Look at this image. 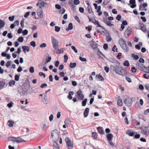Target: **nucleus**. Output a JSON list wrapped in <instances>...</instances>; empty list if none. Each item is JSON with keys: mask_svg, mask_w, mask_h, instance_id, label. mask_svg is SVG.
Here are the masks:
<instances>
[{"mask_svg": "<svg viewBox=\"0 0 149 149\" xmlns=\"http://www.w3.org/2000/svg\"><path fill=\"white\" fill-rule=\"evenodd\" d=\"M113 65H111L110 69L111 70L115 71L119 75L124 76L126 74V70L122 67L119 66V62L115 60L113 62Z\"/></svg>", "mask_w": 149, "mask_h": 149, "instance_id": "f257e3e1", "label": "nucleus"}, {"mask_svg": "<svg viewBox=\"0 0 149 149\" xmlns=\"http://www.w3.org/2000/svg\"><path fill=\"white\" fill-rule=\"evenodd\" d=\"M118 44L123 50L126 52L129 51V48L126 41L123 38H120L118 41Z\"/></svg>", "mask_w": 149, "mask_h": 149, "instance_id": "f03ea898", "label": "nucleus"}, {"mask_svg": "<svg viewBox=\"0 0 149 149\" xmlns=\"http://www.w3.org/2000/svg\"><path fill=\"white\" fill-rule=\"evenodd\" d=\"M136 66L140 70L146 73H149V67H146L143 64L140 63H136Z\"/></svg>", "mask_w": 149, "mask_h": 149, "instance_id": "7ed1b4c3", "label": "nucleus"}, {"mask_svg": "<svg viewBox=\"0 0 149 149\" xmlns=\"http://www.w3.org/2000/svg\"><path fill=\"white\" fill-rule=\"evenodd\" d=\"M55 130H54L52 132L50 136V139L52 140V146L53 149H56V140L53 139V136L55 134Z\"/></svg>", "mask_w": 149, "mask_h": 149, "instance_id": "20e7f679", "label": "nucleus"}, {"mask_svg": "<svg viewBox=\"0 0 149 149\" xmlns=\"http://www.w3.org/2000/svg\"><path fill=\"white\" fill-rule=\"evenodd\" d=\"M36 6H38L40 8L43 7L47 8L49 6L47 3L44 2L41 0H39L38 1V3L36 4Z\"/></svg>", "mask_w": 149, "mask_h": 149, "instance_id": "39448f33", "label": "nucleus"}, {"mask_svg": "<svg viewBox=\"0 0 149 149\" xmlns=\"http://www.w3.org/2000/svg\"><path fill=\"white\" fill-rule=\"evenodd\" d=\"M65 141L66 146L68 148V149H71L73 148V142L71 141L67 137L65 138Z\"/></svg>", "mask_w": 149, "mask_h": 149, "instance_id": "423d86ee", "label": "nucleus"}, {"mask_svg": "<svg viewBox=\"0 0 149 149\" xmlns=\"http://www.w3.org/2000/svg\"><path fill=\"white\" fill-rule=\"evenodd\" d=\"M124 103L128 107H130L132 103V98L128 97L124 101Z\"/></svg>", "mask_w": 149, "mask_h": 149, "instance_id": "0eeeda50", "label": "nucleus"}, {"mask_svg": "<svg viewBox=\"0 0 149 149\" xmlns=\"http://www.w3.org/2000/svg\"><path fill=\"white\" fill-rule=\"evenodd\" d=\"M8 139L10 141L16 142L17 143H19L22 142L23 140L22 139L19 137H13L8 138Z\"/></svg>", "mask_w": 149, "mask_h": 149, "instance_id": "6e6552de", "label": "nucleus"}, {"mask_svg": "<svg viewBox=\"0 0 149 149\" xmlns=\"http://www.w3.org/2000/svg\"><path fill=\"white\" fill-rule=\"evenodd\" d=\"M132 31L131 28L130 27H128L124 32V35L125 37L128 38L130 36Z\"/></svg>", "mask_w": 149, "mask_h": 149, "instance_id": "1a4fd4ad", "label": "nucleus"}, {"mask_svg": "<svg viewBox=\"0 0 149 149\" xmlns=\"http://www.w3.org/2000/svg\"><path fill=\"white\" fill-rule=\"evenodd\" d=\"M76 97L79 100H82L84 98V95L82 94V92L81 90H79L76 93Z\"/></svg>", "mask_w": 149, "mask_h": 149, "instance_id": "9d476101", "label": "nucleus"}, {"mask_svg": "<svg viewBox=\"0 0 149 149\" xmlns=\"http://www.w3.org/2000/svg\"><path fill=\"white\" fill-rule=\"evenodd\" d=\"M88 18H89V20L90 22H91L92 23L94 24L95 25H97V27H99L101 28H102V27L100 25L99 23V22L97 20L95 19L94 18L91 19L88 16Z\"/></svg>", "mask_w": 149, "mask_h": 149, "instance_id": "9b49d317", "label": "nucleus"}, {"mask_svg": "<svg viewBox=\"0 0 149 149\" xmlns=\"http://www.w3.org/2000/svg\"><path fill=\"white\" fill-rule=\"evenodd\" d=\"M141 133L143 134L146 135L148 131V129L147 127H142L141 128Z\"/></svg>", "mask_w": 149, "mask_h": 149, "instance_id": "f8f14e48", "label": "nucleus"}, {"mask_svg": "<svg viewBox=\"0 0 149 149\" xmlns=\"http://www.w3.org/2000/svg\"><path fill=\"white\" fill-rule=\"evenodd\" d=\"M136 133V132H134L131 130H128L126 132V134L129 135L130 136H133Z\"/></svg>", "mask_w": 149, "mask_h": 149, "instance_id": "ddd939ff", "label": "nucleus"}, {"mask_svg": "<svg viewBox=\"0 0 149 149\" xmlns=\"http://www.w3.org/2000/svg\"><path fill=\"white\" fill-rule=\"evenodd\" d=\"M98 132L100 134H104L105 132L103 128L101 127H97Z\"/></svg>", "mask_w": 149, "mask_h": 149, "instance_id": "4468645a", "label": "nucleus"}, {"mask_svg": "<svg viewBox=\"0 0 149 149\" xmlns=\"http://www.w3.org/2000/svg\"><path fill=\"white\" fill-rule=\"evenodd\" d=\"M117 105L120 106H122L123 105V102L120 96H119L118 97V101H117Z\"/></svg>", "mask_w": 149, "mask_h": 149, "instance_id": "2eb2a0df", "label": "nucleus"}, {"mask_svg": "<svg viewBox=\"0 0 149 149\" xmlns=\"http://www.w3.org/2000/svg\"><path fill=\"white\" fill-rule=\"evenodd\" d=\"M89 111V109L88 108H86L85 109L84 113V115L85 117H86L88 115Z\"/></svg>", "mask_w": 149, "mask_h": 149, "instance_id": "dca6fc26", "label": "nucleus"}, {"mask_svg": "<svg viewBox=\"0 0 149 149\" xmlns=\"http://www.w3.org/2000/svg\"><path fill=\"white\" fill-rule=\"evenodd\" d=\"M106 137L109 141H111L112 140L113 136L111 134H108L107 135Z\"/></svg>", "mask_w": 149, "mask_h": 149, "instance_id": "f3484780", "label": "nucleus"}, {"mask_svg": "<svg viewBox=\"0 0 149 149\" xmlns=\"http://www.w3.org/2000/svg\"><path fill=\"white\" fill-rule=\"evenodd\" d=\"M38 16L41 18H42L43 17V11L42 10H38L37 12Z\"/></svg>", "mask_w": 149, "mask_h": 149, "instance_id": "a211bd4d", "label": "nucleus"}, {"mask_svg": "<svg viewBox=\"0 0 149 149\" xmlns=\"http://www.w3.org/2000/svg\"><path fill=\"white\" fill-rule=\"evenodd\" d=\"M22 48L23 49V51L25 53L26 52V51L29 52L30 50L29 47L27 46H23L22 47Z\"/></svg>", "mask_w": 149, "mask_h": 149, "instance_id": "6ab92c4d", "label": "nucleus"}, {"mask_svg": "<svg viewBox=\"0 0 149 149\" xmlns=\"http://www.w3.org/2000/svg\"><path fill=\"white\" fill-rule=\"evenodd\" d=\"M52 43L54 48L56 49V40L54 37L52 36Z\"/></svg>", "mask_w": 149, "mask_h": 149, "instance_id": "aec40b11", "label": "nucleus"}, {"mask_svg": "<svg viewBox=\"0 0 149 149\" xmlns=\"http://www.w3.org/2000/svg\"><path fill=\"white\" fill-rule=\"evenodd\" d=\"M68 94L69 95L67 96L69 100L72 99V96L74 95V92L72 91H70L69 92Z\"/></svg>", "mask_w": 149, "mask_h": 149, "instance_id": "412c9836", "label": "nucleus"}, {"mask_svg": "<svg viewBox=\"0 0 149 149\" xmlns=\"http://www.w3.org/2000/svg\"><path fill=\"white\" fill-rule=\"evenodd\" d=\"M141 29L143 32L146 33L147 31V29L146 26L143 24L141 25Z\"/></svg>", "mask_w": 149, "mask_h": 149, "instance_id": "4be33fe9", "label": "nucleus"}, {"mask_svg": "<svg viewBox=\"0 0 149 149\" xmlns=\"http://www.w3.org/2000/svg\"><path fill=\"white\" fill-rule=\"evenodd\" d=\"M5 84V82L3 81H0V90L3 88Z\"/></svg>", "mask_w": 149, "mask_h": 149, "instance_id": "5701e85b", "label": "nucleus"}, {"mask_svg": "<svg viewBox=\"0 0 149 149\" xmlns=\"http://www.w3.org/2000/svg\"><path fill=\"white\" fill-rule=\"evenodd\" d=\"M5 23L2 20L0 19V29L4 27L5 25Z\"/></svg>", "mask_w": 149, "mask_h": 149, "instance_id": "b1692460", "label": "nucleus"}, {"mask_svg": "<svg viewBox=\"0 0 149 149\" xmlns=\"http://www.w3.org/2000/svg\"><path fill=\"white\" fill-rule=\"evenodd\" d=\"M92 137L94 139H96L97 138V134L96 132H93L92 134Z\"/></svg>", "mask_w": 149, "mask_h": 149, "instance_id": "393cba45", "label": "nucleus"}, {"mask_svg": "<svg viewBox=\"0 0 149 149\" xmlns=\"http://www.w3.org/2000/svg\"><path fill=\"white\" fill-rule=\"evenodd\" d=\"M96 77L98 78L99 81H102L104 80V79L103 77L99 74H97L96 75Z\"/></svg>", "mask_w": 149, "mask_h": 149, "instance_id": "a878e982", "label": "nucleus"}, {"mask_svg": "<svg viewBox=\"0 0 149 149\" xmlns=\"http://www.w3.org/2000/svg\"><path fill=\"white\" fill-rule=\"evenodd\" d=\"M8 125L10 127H13V124L14 123V122L12 120H8L7 122Z\"/></svg>", "mask_w": 149, "mask_h": 149, "instance_id": "bb28decb", "label": "nucleus"}, {"mask_svg": "<svg viewBox=\"0 0 149 149\" xmlns=\"http://www.w3.org/2000/svg\"><path fill=\"white\" fill-rule=\"evenodd\" d=\"M131 56L132 58L136 60H137L139 58V57L137 55H136L134 54H132Z\"/></svg>", "mask_w": 149, "mask_h": 149, "instance_id": "cd10ccee", "label": "nucleus"}, {"mask_svg": "<svg viewBox=\"0 0 149 149\" xmlns=\"http://www.w3.org/2000/svg\"><path fill=\"white\" fill-rule=\"evenodd\" d=\"M15 82L14 80H12L10 81L9 82L8 84H9V85L10 86H13L15 84Z\"/></svg>", "mask_w": 149, "mask_h": 149, "instance_id": "c85d7f7f", "label": "nucleus"}, {"mask_svg": "<svg viewBox=\"0 0 149 149\" xmlns=\"http://www.w3.org/2000/svg\"><path fill=\"white\" fill-rule=\"evenodd\" d=\"M87 98L85 99L84 100H83L81 103L82 106H85L86 104V102H87Z\"/></svg>", "mask_w": 149, "mask_h": 149, "instance_id": "c756f323", "label": "nucleus"}, {"mask_svg": "<svg viewBox=\"0 0 149 149\" xmlns=\"http://www.w3.org/2000/svg\"><path fill=\"white\" fill-rule=\"evenodd\" d=\"M64 50V48L58 49L56 51V54H61L63 52Z\"/></svg>", "mask_w": 149, "mask_h": 149, "instance_id": "7c9ffc66", "label": "nucleus"}, {"mask_svg": "<svg viewBox=\"0 0 149 149\" xmlns=\"http://www.w3.org/2000/svg\"><path fill=\"white\" fill-rule=\"evenodd\" d=\"M77 65V63H70V67L71 68H73L76 67Z\"/></svg>", "mask_w": 149, "mask_h": 149, "instance_id": "2f4dec72", "label": "nucleus"}, {"mask_svg": "<svg viewBox=\"0 0 149 149\" xmlns=\"http://www.w3.org/2000/svg\"><path fill=\"white\" fill-rule=\"evenodd\" d=\"M123 64L125 66H130V64L128 61H125L123 63Z\"/></svg>", "mask_w": 149, "mask_h": 149, "instance_id": "473e14b6", "label": "nucleus"}, {"mask_svg": "<svg viewBox=\"0 0 149 149\" xmlns=\"http://www.w3.org/2000/svg\"><path fill=\"white\" fill-rule=\"evenodd\" d=\"M43 102L45 104H48L49 103V100L46 97H45L43 100Z\"/></svg>", "mask_w": 149, "mask_h": 149, "instance_id": "72a5a7b5", "label": "nucleus"}, {"mask_svg": "<svg viewBox=\"0 0 149 149\" xmlns=\"http://www.w3.org/2000/svg\"><path fill=\"white\" fill-rule=\"evenodd\" d=\"M24 19L22 18L20 24L22 28H23L24 27Z\"/></svg>", "mask_w": 149, "mask_h": 149, "instance_id": "f704fd0d", "label": "nucleus"}, {"mask_svg": "<svg viewBox=\"0 0 149 149\" xmlns=\"http://www.w3.org/2000/svg\"><path fill=\"white\" fill-rule=\"evenodd\" d=\"M91 47L94 49L96 48L97 47V44L96 43H93V44L91 45Z\"/></svg>", "mask_w": 149, "mask_h": 149, "instance_id": "c9c22d12", "label": "nucleus"}, {"mask_svg": "<svg viewBox=\"0 0 149 149\" xmlns=\"http://www.w3.org/2000/svg\"><path fill=\"white\" fill-rule=\"evenodd\" d=\"M18 41L22 42L24 41V38L23 37H20L17 39Z\"/></svg>", "mask_w": 149, "mask_h": 149, "instance_id": "e433bc0d", "label": "nucleus"}, {"mask_svg": "<svg viewBox=\"0 0 149 149\" xmlns=\"http://www.w3.org/2000/svg\"><path fill=\"white\" fill-rule=\"evenodd\" d=\"M68 28L69 30H71L73 28L72 24V23H70L68 26Z\"/></svg>", "mask_w": 149, "mask_h": 149, "instance_id": "4c0bfd02", "label": "nucleus"}, {"mask_svg": "<svg viewBox=\"0 0 149 149\" xmlns=\"http://www.w3.org/2000/svg\"><path fill=\"white\" fill-rule=\"evenodd\" d=\"M30 45L33 47L36 46V42L34 41H32L30 42Z\"/></svg>", "mask_w": 149, "mask_h": 149, "instance_id": "58836bf2", "label": "nucleus"}, {"mask_svg": "<svg viewBox=\"0 0 149 149\" xmlns=\"http://www.w3.org/2000/svg\"><path fill=\"white\" fill-rule=\"evenodd\" d=\"M29 71L31 73H33L34 72V69L33 67L32 66L29 69Z\"/></svg>", "mask_w": 149, "mask_h": 149, "instance_id": "ea45409f", "label": "nucleus"}, {"mask_svg": "<svg viewBox=\"0 0 149 149\" xmlns=\"http://www.w3.org/2000/svg\"><path fill=\"white\" fill-rule=\"evenodd\" d=\"M65 11V10L64 8L61 9V10L59 11V13L61 14H63L64 13Z\"/></svg>", "mask_w": 149, "mask_h": 149, "instance_id": "a19ab883", "label": "nucleus"}, {"mask_svg": "<svg viewBox=\"0 0 149 149\" xmlns=\"http://www.w3.org/2000/svg\"><path fill=\"white\" fill-rule=\"evenodd\" d=\"M28 33V31L26 29H25L22 32L23 35L24 36L27 34Z\"/></svg>", "mask_w": 149, "mask_h": 149, "instance_id": "79ce46f5", "label": "nucleus"}, {"mask_svg": "<svg viewBox=\"0 0 149 149\" xmlns=\"http://www.w3.org/2000/svg\"><path fill=\"white\" fill-rule=\"evenodd\" d=\"M131 70L132 72L135 73L136 72L137 69L135 67H132Z\"/></svg>", "mask_w": 149, "mask_h": 149, "instance_id": "37998d69", "label": "nucleus"}, {"mask_svg": "<svg viewBox=\"0 0 149 149\" xmlns=\"http://www.w3.org/2000/svg\"><path fill=\"white\" fill-rule=\"evenodd\" d=\"M88 13H89L91 14V13L92 12V10L91 6H88Z\"/></svg>", "mask_w": 149, "mask_h": 149, "instance_id": "c03bdc74", "label": "nucleus"}, {"mask_svg": "<svg viewBox=\"0 0 149 149\" xmlns=\"http://www.w3.org/2000/svg\"><path fill=\"white\" fill-rule=\"evenodd\" d=\"M19 76L17 75L16 74L15 76V79L16 81H18L19 80Z\"/></svg>", "mask_w": 149, "mask_h": 149, "instance_id": "a18cd8bd", "label": "nucleus"}, {"mask_svg": "<svg viewBox=\"0 0 149 149\" xmlns=\"http://www.w3.org/2000/svg\"><path fill=\"white\" fill-rule=\"evenodd\" d=\"M112 50L113 51L115 52H118V49L116 48V45H114L113 46V48L112 49Z\"/></svg>", "mask_w": 149, "mask_h": 149, "instance_id": "49530a36", "label": "nucleus"}, {"mask_svg": "<svg viewBox=\"0 0 149 149\" xmlns=\"http://www.w3.org/2000/svg\"><path fill=\"white\" fill-rule=\"evenodd\" d=\"M39 75L40 76H43L44 78H45L46 77V75L45 74L42 72H40L39 73Z\"/></svg>", "mask_w": 149, "mask_h": 149, "instance_id": "de8ad7c7", "label": "nucleus"}, {"mask_svg": "<svg viewBox=\"0 0 149 149\" xmlns=\"http://www.w3.org/2000/svg\"><path fill=\"white\" fill-rule=\"evenodd\" d=\"M79 58L81 61L83 62H86L87 61L86 59L85 58H82L80 56Z\"/></svg>", "mask_w": 149, "mask_h": 149, "instance_id": "09e8293b", "label": "nucleus"}, {"mask_svg": "<svg viewBox=\"0 0 149 149\" xmlns=\"http://www.w3.org/2000/svg\"><path fill=\"white\" fill-rule=\"evenodd\" d=\"M64 62L66 63L67 62V60L68 59V56L67 55H64Z\"/></svg>", "mask_w": 149, "mask_h": 149, "instance_id": "8fccbe9b", "label": "nucleus"}, {"mask_svg": "<svg viewBox=\"0 0 149 149\" xmlns=\"http://www.w3.org/2000/svg\"><path fill=\"white\" fill-rule=\"evenodd\" d=\"M74 3L75 5H78L80 3V1L79 0H74Z\"/></svg>", "mask_w": 149, "mask_h": 149, "instance_id": "3c124183", "label": "nucleus"}, {"mask_svg": "<svg viewBox=\"0 0 149 149\" xmlns=\"http://www.w3.org/2000/svg\"><path fill=\"white\" fill-rule=\"evenodd\" d=\"M125 78L126 80L129 82H131L132 81V80L129 77L126 76L125 77Z\"/></svg>", "mask_w": 149, "mask_h": 149, "instance_id": "603ef678", "label": "nucleus"}, {"mask_svg": "<svg viewBox=\"0 0 149 149\" xmlns=\"http://www.w3.org/2000/svg\"><path fill=\"white\" fill-rule=\"evenodd\" d=\"M14 18L15 16H9L8 17V19L10 21H12L14 20Z\"/></svg>", "mask_w": 149, "mask_h": 149, "instance_id": "864d4df0", "label": "nucleus"}, {"mask_svg": "<svg viewBox=\"0 0 149 149\" xmlns=\"http://www.w3.org/2000/svg\"><path fill=\"white\" fill-rule=\"evenodd\" d=\"M71 48L75 53H77L78 52L77 50L76 49L75 47L74 46H72Z\"/></svg>", "mask_w": 149, "mask_h": 149, "instance_id": "5fc2aeb1", "label": "nucleus"}, {"mask_svg": "<svg viewBox=\"0 0 149 149\" xmlns=\"http://www.w3.org/2000/svg\"><path fill=\"white\" fill-rule=\"evenodd\" d=\"M51 59V57H48L47 59H46V61L45 62V63H47L49 62Z\"/></svg>", "mask_w": 149, "mask_h": 149, "instance_id": "6e6d98bb", "label": "nucleus"}, {"mask_svg": "<svg viewBox=\"0 0 149 149\" xmlns=\"http://www.w3.org/2000/svg\"><path fill=\"white\" fill-rule=\"evenodd\" d=\"M106 40L107 42H109L111 41V38L110 36H107L106 37Z\"/></svg>", "mask_w": 149, "mask_h": 149, "instance_id": "4d7b16f0", "label": "nucleus"}, {"mask_svg": "<svg viewBox=\"0 0 149 149\" xmlns=\"http://www.w3.org/2000/svg\"><path fill=\"white\" fill-rule=\"evenodd\" d=\"M121 18V16L120 15H118L116 17V19L118 21H120Z\"/></svg>", "mask_w": 149, "mask_h": 149, "instance_id": "13d9d810", "label": "nucleus"}, {"mask_svg": "<svg viewBox=\"0 0 149 149\" xmlns=\"http://www.w3.org/2000/svg\"><path fill=\"white\" fill-rule=\"evenodd\" d=\"M11 61H8L6 63V66L7 67H8L11 64Z\"/></svg>", "mask_w": 149, "mask_h": 149, "instance_id": "bf43d9fd", "label": "nucleus"}, {"mask_svg": "<svg viewBox=\"0 0 149 149\" xmlns=\"http://www.w3.org/2000/svg\"><path fill=\"white\" fill-rule=\"evenodd\" d=\"M144 77L147 79H149V75L146 74H144L143 75Z\"/></svg>", "mask_w": 149, "mask_h": 149, "instance_id": "052dcab7", "label": "nucleus"}, {"mask_svg": "<svg viewBox=\"0 0 149 149\" xmlns=\"http://www.w3.org/2000/svg\"><path fill=\"white\" fill-rule=\"evenodd\" d=\"M139 61L140 63H144L145 60L142 58H140L139 60Z\"/></svg>", "mask_w": 149, "mask_h": 149, "instance_id": "680f3d73", "label": "nucleus"}, {"mask_svg": "<svg viewBox=\"0 0 149 149\" xmlns=\"http://www.w3.org/2000/svg\"><path fill=\"white\" fill-rule=\"evenodd\" d=\"M79 10L81 13H83L84 11V8L83 7H80L79 8Z\"/></svg>", "mask_w": 149, "mask_h": 149, "instance_id": "e2e57ef3", "label": "nucleus"}, {"mask_svg": "<svg viewBox=\"0 0 149 149\" xmlns=\"http://www.w3.org/2000/svg\"><path fill=\"white\" fill-rule=\"evenodd\" d=\"M22 70V67L21 66H19L17 68V71L18 72H21Z\"/></svg>", "mask_w": 149, "mask_h": 149, "instance_id": "0e129e2a", "label": "nucleus"}, {"mask_svg": "<svg viewBox=\"0 0 149 149\" xmlns=\"http://www.w3.org/2000/svg\"><path fill=\"white\" fill-rule=\"evenodd\" d=\"M46 46V45L45 43H42L40 45V47L41 48L45 47Z\"/></svg>", "mask_w": 149, "mask_h": 149, "instance_id": "69168bd1", "label": "nucleus"}, {"mask_svg": "<svg viewBox=\"0 0 149 149\" xmlns=\"http://www.w3.org/2000/svg\"><path fill=\"white\" fill-rule=\"evenodd\" d=\"M108 47V45L107 44H104L103 45V48L104 49L106 50Z\"/></svg>", "mask_w": 149, "mask_h": 149, "instance_id": "338daca9", "label": "nucleus"}, {"mask_svg": "<svg viewBox=\"0 0 149 149\" xmlns=\"http://www.w3.org/2000/svg\"><path fill=\"white\" fill-rule=\"evenodd\" d=\"M29 14H30V12H27L26 13V14L24 15V17L25 18H27L29 15Z\"/></svg>", "mask_w": 149, "mask_h": 149, "instance_id": "774afa93", "label": "nucleus"}]
</instances>
